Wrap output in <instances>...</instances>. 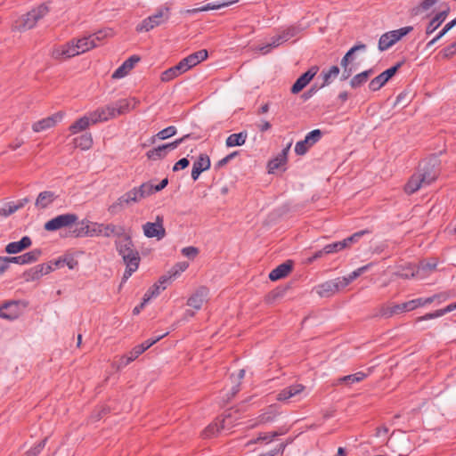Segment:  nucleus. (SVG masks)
I'll return each instance as SVG.
<instances>
[{
	"mask_svg": "<svg viewBox=\"0 0 456 456\" xmlns=\"http://www.w3.org/2000/svg\"><path fill=\"white\" fill-rule=\"evenodd\" d=\"M322 132L320 129H314L309 132L304 140L299 141L295 145V152L297 155H304L309 148L319 142L322 138Z\"/></svg>",
	"mask_w": 456,
	"mask_h": 456,
	"instance_id": "12",
	"label": "nucleus"
},
{
	"mask_svg": "<svg viewBox=\"0 0 456 456\" xmlns=\"http://www.w3.org/2000/svg\"><path fill=\"white\" fill-rule=\"evenodd\" d=\"M151 196L150 182L142 183L139 187H134L132 190L120 196L116 202L109 207L110 213H116L126 206L140 202L142 199Z\"/></svg>",
	"mask_w": 456,
	"mask_h": 456,
	"instance_id": "2",
	"label": "nucleus"
},
{
	"mask_svg": "<svg viewBox=\"0 0 456 456\" xmlns=\"http://www.w3.org/2000/svg\"><path fill=\"white\" fill-rule=\"evenodd\" d=\"M78 224H80V227H76L72 230V235L75 238L91 237L90 220L83 219Z\"/></svg>",
	"mask_w": 456,
	"mask_h": 456,
	"instance_id": "36",
	"label": "nucleus"
},
{
	"mask_svg": "<svg viewBox=\"0 0 456 456\" xmlns=\"http://www.w3.org/2000/svg\"><path fill=\"white\" fill-rule=\"evenodd\" d=\"M91 115L92 124L106 122L116 118L112 104L100 107L94 111L89 112Z\"/></svg>",
	"mask_w": 456,
	"mask_h": 456,
	"instance_id": "15",
	"label": "nucleus"
},
{
	"mask_svg": "<svg viewBox=\"0 0 456 456\" xmlns=\"http://www.w3.org/2000/svg\"><path fill=\"white\" fill-rule=\"evenodd\" d=\"M49 12L46 4H42L37 8L18 18L13 23V28L18 31H25L33 28L37 23Z\"/></svg>",
	"mask_w": 456,
	"mask_h": 456,
	"instance_id": "3",
	"label": "nucleus"
},
{
	"mask_svg": "<svg viewBox=\"0 0 456 456\" xmlns=\"http://www.w3.org/2000/svg\"><path fill=\"white\" fill-rule=\"evenodd\" d=\"M396 274L403 279H410L413 277L419 278V271H417V269L411 265H408L406 267L402 268L396 273Z\"/></svg>",
	"mask_w": 456,
	"mask_h": 456,
	"instance_id": "44",
	"label": "nucleus"
},
{
	"mask_svg": "<svg viewBox=\"0 0 456 456\" xmlns=\"http://www.w3.org/2000/svg\"><path fill=\"white\" fill-rule=\"evenodd\" d=\"M304 389H305V387L301 384L291 385V386L282 389L277 395V400L278 401H286V400L300 394Z\"/></svg>",
	"mask_w": 456,
	"mask_h": 456,
	"instance_id": "31",
	"label": "nucleus"
},
{
	"mask_svg": "<svg viewBox=\"0 0 456 456\" xmlns=\"http://www.w3.org/2000/svg\"><path fill=\"white\" fill-rule=\"evenodd\" d=\"M208 290L201 287L195 291L187 300V305L195 310H200L208 297Z\"/></svg>",
	"mask_w": 456,
	"mask_h": 456,
	"instance_id": "23",
	"label": "nucleus"
},
{
	"mask_svg": "<svg viewBox=\"0 0 456 456\" xmlns=\"http://www.w3.org/2000/svg\"><path fill=\"white\" fill-rule=\"evenodd\" d=\"M248 133L243 131L237 134H232L226 139L225 144L227 147L241 146L246 142Z\"/></svg>",
	"mask_w": 456,
	"mask_h": 456,
	"instance_id": "34",
	"label": "nucleus"
},
{
	"mask_svg": "<svg viewBox=\"0 0 456 456\" xmlns=\"http://www.w3.org/2000/svg\"><path fill=\"white\" fill-rule=\"evenodd\" d=\"M90 125H93V124H92V120H91V115H90V113H88V115H86V116L78 118L77 120H76L69 126V130L70 131V133L72 134H78L80 132L86 130Z\"/></svg>",
	"mask_w": 456,
	"mask_h": 456,
	"instance_id": "32",
	"label": "nucleus"
},
{
	"mask_svg": "<svg viewBox=\"0 0 456 456\" xmlns=\"http://www.w3.org/2000/svg\"><path fill=\"white\" fill-rule=\"evenodd\" d=\"M176 133H177V129L175 126H167V127L160 130L159 132H158L155 135L151 136V138L150 139V142L151 144H153L156 142L157 139H159V140L168 139V138L174 136L175 134H176Z\"/></svg>",
	"mask_w": 456,
	"mask_h": 456,
	"instance_id": "37",
	"label": "nucleus"
},
{
	"mask_svg": "<svg viewBox=\"0 0 456 456\" xmlns=\"http://www.w3.org/2000/svg\"><path fill=\"white\" fill-rule=\"evenodd\" d=\"M198 248L195 247H186L182 249V254L189 258H194L198 255Z\"/></svg>",
	"mask_w": 456,
	"mask_h": 456,
	"instance_id": "62",
	"label": "nucleus"
},
{
	"mask_svg": "<svg viewBox=\"0 0 456 456\" xmlns=\"http://www.w3.org/2000/svg\"><path fill=\"white\" fill-rule=\"evenodd\" d=\"M84 53L77 38L62 45H54L51 50V55L55 60H67Z\"/></svg>",
	"mask_w": 456,
	"mask_h": 456,
	"instance_id": "5",
	"label": "nucleus"
},
{
	"mask_svg": "<svg viewBox=\"0 0 456 456\" xmlns=\"http://www.w3.org/2000/svg\"><path fill=\"white\" fill-rule=\"evenodd\" d=\"M168 183V180L167 178L163 179L159 184L153 185L150 182V187H151V195H152L155 192H158L161 190H163Z\"/></svg>",
	"mask_w": 456,
	"mask_h": 456,
	"instance_id": "61",
	"label": "nucleus"
},
{
	"mask_svg": "<svg viewBox=\"0 0 456 456\" xmlns=\"http://www.w3.org/2000/svg\"><path fill=\"white\" fill-rule=\"evenodd\" d=\"M227 419H216L213 423L208 425L202 432V436L205 438H210L216 436L222 429L226 426Z\"/></svg>",
	"mask_w": 456,
	"mask_h": 456,
	"instance_id": "30",
	"label": "nucleus"
},
{
	"mask_svg": "<svg viewBox=\"0 0 456 456\" xmlns=\"http://www.w3.org/2000/svg\"><path fill=\"white\" fill-rule=\"evenodd\" d=\"M373 73V70L370 69H368V70H365V71H362L357 75H355L354 77H353V78L350 80V86L353 87V88H357V87H360L361 86H362L363 84H365L370 76Z\"/></svg>",
	"mask_w": 456,
	"mask_h": 456,
	"instance_id": "38",
	"label": "nucleus"
},
{
	"mask_svg": "<svg viewBox=\"0 0 456 456\" xmlns=\"http://www.w3.org/2000/svg\"><path fill=\"white\" fill-rule=\"evenodd\" d=\"M280 434L277 432L265 433L264 435H259L256 441L253 443H256L258 441H265L266 443L271 442L274 437L278 436Z\"/></svg>",
	"mask_w": 456,
	"mask_h": 456,
	"instance_id": "60",
	"label": "nucleus"
},
{
	"mask_svg": "<svg viewBox=\"0 0 456 456\" xmlns=\"http://www.w3.org/2000/svg\"><path fill=\"white\" fill-rule=\"evenodd\" d=\"M124 264L126 265V270L124 272L121 285L125 283L132 274L137 271L141 257L138 253H133L131 256H126V257H122Z\"/></svg>",
	"mask_w": 456,
	"mask_h": 456,
	"instance_id": "16",
	"label": "nucleus"
},
{
	"mask_svg": "<svg viewBox=\"0 0 456 456\" xmlns=\"http://www.w3.org/2000/svg\"><path fill=\"white\" fill-rule=\"evenodd\" d=\"M438 0H422L421 3L413 8L412 13L414 15H419L422 12L428 11L432 6H434Z\"/></svg>",
	"mask_w": 456,
	"mask_h": 456,
	"instance_id": "47",
	"label": "nucleus"
},
{
	"mask_svg": "<svg viewBox=\"0 0 456 456\" xmlns=\"http://www.w3.org/2000/svg\"><path fill=\"white\" fill-rule=\"evenodd\" d=\"M318 67L313 66L306 72L301 75L293 84L291 87V93L298 94L299 92H301L314 77V76L318 72Z\"/></svg>",
	"mask_w": 456,
	"mask_h": 456,
	"instance_id": "18",
	"label": "nucleus"
},
{
	"mask_svg": "<svg viewBox=\"0 0 456 456\" xmlns=\"http://www.w3.org/2000/svg\"><path fill=\"white\" fill-rule=\"evenodd\" d=\"M64 117L63 112H57L51 117H47L33 124L32 129L36 133H39L54 126L58 122L61 121Z\"/></svg>",
	"mask_w": 456,
	"mask_h": 456,
	"instance_id": "17",
	"label": "nucleus"
},
{
	"mask_svg": "<svg viewBox=\"0 0 456 456\" xmlns=\"http://www.w3.org/2000/svg\"><path fill=\"white\" fill-rule=\"evenodd\" d=\"M456 26V18L447 22L444 28L436 34L435 37H433L428 44L427 47L429 48L433 45H435L437 41H439L447 32H449L452 28Z\"/></svg>",
	"mask_w": 456,
	"mask_h": 456,
	"instance_id": "41",
	"label": "nucleus"
},
{
	"mask_svg": "<svg viewBox=\"0 0 456 456\" xmlns=\"http://www.w3.org/2000/svg\"><path fill=\"white\" fill-rule=\"evenodd\" d=\"M78 216L74 213H65L58 215L47 221L44 228L48 232H55L62 228H71L77 223Z\"/></svg>",
	"mask_w": 456,
	"mask_h": 456,
	"instance_id": "9",
	"label": "nucleus"
},
{
	"mask_svg": "<svg viewBox=\"0 0 456 456\" xmlns=\"http://www.w3.org/2000/svg\"><path fill=\"white\" fill-rule=\"evenodd\" d=\"M170 18V7L166 4L156 10V12L142 20L135 28L138 33L149 32L160 26Z\"/></svg>",
	"mask_w": 456,
	"mask_h": 456,
	"instance_id": "4",
	"label": "nucleus"
},
{
	"mask_svg": "<svg viewBox=\"0 0 456 456\" xmlns=\"http://www.w3.org/2000/svg\"><path fill=\"white\" fill-rule=\"evenodd\" d=\"M189 136H190L189 134H185L183 137L176 139L175 141H174L172 142L162 144L161 146H162L163 150L165 151V152L167 154L169 151L176 149L181 143L185 142V140L187 138H189Z\"/></svg>",
	"mask_w": 456,
	"mask_h": 456,
	"instance_id": "53",
	"label": "nucleus"
},
{
	"mask_svg": "<svg viewBox=\"0 0 456 456\" xmlns=\"http://www.w3.org/2000/svg\"><path fill=\"white\" fill-rule=\"evenodd\" d=\"M75 146L81 150H89L93 145V138L90 133H86L74 139Z\"/></svg>",
	"mask_w": 456,
	"mask_h": 456,
	"instance_id": "39",
	"label": "nucleus"
},
{
	"mask_svg": "<svg viewBox=\"0 0 456 456\" xmlns=\"http://www.w3.org/2000/svg\"><path fill=\"white\" fill-rule=\"evenodd\" d=\"M413 30L412 26H406L400 28L395 30H391L381 35L379 40V50L384 52L388 50L397 42H399L403 37L407 36Z\"/></svg>",
	"mask_w": 456,
	"mask_h": 456,
	"instance_id": "7",
	"label": "nucleus"
},
{
	"mask_svg": "<svg viewBox=\"0 0 456 456\" xmlns=\"http://www.w3.org/2000/svg\"><path fill=\"white\" fill-rule=\"evenodd\" d=\"M90 232L91 237H121L124 234V228L113 224H103L90 221Z\"/></svg>",
	"mask_w": 456,
	"mask_h": 456,
	"instance_id": "8",
	"label": "nucleus"
},
{
	"mask_svg": "<svg viewBox=\"0 0 456 456\" xmlns=\"http://www.w3.org/2000/svg\"><path fill=\"white\" fill-rule=\"evenodd\" d=\"M57 199V195L51 191H45L38 194L35 206L38 209H45L53 203Z\"/></svg>",
	"mask_w": 456,
	"mask_h": 456,
	"instance_id": "28",
	"label": "nucleus"
},
{
	"mask_svg": "<svg viewBox=\"0 0 456 456\" xmlns=\"http://www.w3.org/2000/svg\"><path fill=\"white\" fill-rule=\"evenodd\" d=\"M360 273L358 272V270H354V272H352L349 275L347 276H344V277H339L343 285H344V288H346V286H348L354 280H355L356 278H358L360 276Z\"/></svg>",
	"mask_w": 456,
	"mask_h": 456,
	"instance_id": "59",
	"label": "nucleus"
},
{
	"mask_svg": "<svg viewBox=\"0 0 456 456\" xmlns=\"http://www.w3.org/2000/svg\"><path fill=\"white\" fill-rule=\"evenodd\" d=\"M345 248H346V243L343 240H340V241H337V242L326 245L323 248V252L325 253V255H328V254H333V253L339 252Z\"/></svg>",
	"mask_w": 456,
	"mask_h": 456,
	"instance_id": "48",
	"label": "nucleus"
},
{
	"mask_svg": "<svg viewBox=\"0 0 456 456\" xmlns=\"http://www.w3.org/2000/svg\"><path fill=\"white\" fill-rule=\"evenodd\" d=\"M146 155L149 159L157 160V159L165 158L167 156V153L165 152L162 146L160 145V146H158V147L153 148L152 150L149 151L146 153Z\"/></svg>",
	"mask_w": 456,
	"mask_h": 456,
	"instance_id": "50",
	"label": "nucleus"
},
{
	"mask_svg": "<svg viewBox=\"0 0 456 456\" xmlns=\"http://www.w3.org/2000/svg\"><path fill=\"white\" fill-rule=\"evenodd\" d=\"M438 170L434 164H421L404 186L407 194H412L423 186L431 184L438 176Z\"/></svg>",
	"mask_w": 456,
	"mask_h": 456,
	"instance_id": "1",
	"label": "nucleus"
},
{
	"mask_svg": "<svg viewBox=\"0 0 456 456\" xmlns=\"http://www.w3.org/2000/svg\"><path fill=\"white\" fill-rule=\"evenodd\" d=\"M20 315L19 304L16 301L5 302L0 306V317L2 319L13 321Z\"/></svg>",
	"mask_w": 456,
	"mask_h": 456,
	"instance_id": "21",
	"label": "nucleus"
},
{
	"mask_svg": "<svg viewBox=\"0 0 456 456\" xmlns=\"http://www.w3.org/2000/svg\"><path fill=\"white\" fill-rule=\"evenodd\" d=\"M292 269V262L287 261L281 264L269 273V279L273 281L286 277Z\"/></svg>",
	"mask_w": 456,
	"mask_h": 456,
	"instance_id": "29",
	"label": "nucleus"
},
{
	"mask_svg": "<svg viewBox=\"0 0 456 456\" xmlns=\"http://www.w3.org/2000/svg\"><path fill=\"white\" fill-rule=\"evenodd\" d=\"M208 58V51L207 50H200L196 53L190 54L189 56L183 58L179 62L183 65V70L185 72L190 69L193 68L200 61L206 60Z\"/></svg>",
	"mask_w": 456,
	"mask_h": 456,
	"instance_id": "20",
	"label": "nucleus"
},
{
	"mask_svg": "<svg viewBox=\"0 0 456 456\" xmlns=\"http://www.w3.org/2000/svg\"><path fill=\"white\" fill-rule=\"evenodd\" d=\"M406 312L404 304H397L392 306H385L380 310V315L386 318L391 317L394 314H398Z\"/></svg>",
	"mask_w": 456,
	"mask_h": 456,
	"instance_id": "40",
	"label": "nucleus"
},
{
	"mask_svg": "<svg viewBox=\"0 0 456 456\" xmlns=\"http://www.w3.org/2000/svg\"><path fill=\"white\" fill-rule=\"evenodd\" d=\"M23 204H18V205H9L7 208H4L2 209L3 215L7 216L14 212H16L19 208H22Z\"/></svg>",
	"mask_w": 456,
	"mask_h": 456,
	"instance_id": "64",
	"label": "nucleus"
},
{
	"mask_svg": "<svg viewBox=\"0 0 456 456\" xmlns=\"http://www.w3.org/2000/svg\"><path fill=\"white\" fill-rule=\"evenodd\" d=\"M112 34H113V32H112L111 28H104V29H101L94 34H91L90 36H91V37H94V41L98 44L104 38L111 37Z\"/></svg>",
	"mask_w": 456,
	"mask_h": 456,
	"instance_id": "51",
	"label": "nucleus"
},
{
	"mask_svg": "<svg viewBox=\"0 0 456 456\" xmlns=\"http://www.w3.org/2000/svg\"><path fill=\"white\" fill-rule=\"evenodd\" d=\"M135 99H121L112 103L116 117L126 114L135 108Z\"/></svg>",
	"mask_w": 456,
	"mask_h": 456,
	"instance_id": "25",
	"label": "nucleus"
},
{
	"mask_svg": "<svg viewBox=\"0 0 456 456\" xmlns=\"http://www.w3.org/2000/svg\"><path fill=\"white\" fill-rule=\"evenodd\" d=\"M366 377H367V374H365L362 371H358L354 374L346 375V376L339 378L338 382L352 385L354 383H357V382L363 380Z\"/></svg>",
	"mask_w": 456,
	"mask_h": 456,
	"instance_id": "43",
	"label": "nucleus"
},
{
	"mask_svg": "<svg viewBox=\"0 0 456 456\" xmlns=\"http://www.w3.org/2000/svg\"><path fill=\"white\" fill-rule=\"evenodd\" d=\"M343 289L344 285L338 277L321 283L315 286L314 289L321 297H330Z\"/></svg>",
	"mask_w": 456,
	"mask_h": 456,
	"instance_id": "11",
	"label": "nucleus"
},
{
	"mask_svg": "<svg viewBox=\"0 0 456 456\" xmlns=\"http://www.w3.org/2000/svg\"><path fill=\"white\" fill-rule=\"evenodd\" d=\"M339 68L338 66H332L329 70H323L322 75L323 77L322 86L329 85L332 79L336 78L339 74Z\"/></svg>",
	"mask_w": 456,
	"mask_h": 456,
	"instance_id": "46",
	"label": "nucleus"
},
{
	"mask_svg": "<svg viewBox=\"0 0 456 456\" xmlns=\"http://www.w3.org/2000/svg\"><path fill=\"white\" fill-rule=\"evenodd\" d=\"M184 72L185 70H183V65H181V63L178 62L176 65L162 72L160 79L163 82H168Z\"/></svg>",
	"mask_w": 456,
	"mask_h": 456,
	"instance_id": "33",
	"label": "nucleus"
},
{
	"mask_svg": "<svg viewBox=\"0 0 456 456\" xmlns=\"http://www.w3.org/2000/svg\"><path fill=\"white\" fill-rule=\"evenodd\" d=\"M131 71L126 64L122 63L112 74V78L119 79L126 77Z\"/></svg>",
	"mask_w": 456,
	"mask_h": 456,
	"instance_id": "56",
	"label": "nucleus"
},
{
	"mask_svg": "<svg viewBox=\"0 0 456 456\" xmlns=\"http://www.w3.org/2000/svg\"><path fill=\"white\" fill-rule=\"evenodd\" d=\"M443 57L450 59L456 54V42L447 45L442 50Z\"/></svg>",
	"mask_w": 456,
	"mask_h": 456,
	"instance_id": "58",
	"label": "nucleus"
},
{
	"mask_svg": "<svg viewBox=\"0 0 456 456\" xmlns=\"http://www.w3.org/2000/svg\"><path fill=\"white\" fill-rule=\"evenodd\" d=\"M301 31L298 26L291 25L282 28L276 36L271 38V42L265 45L259 47V51L265 54L270 52L272 48L277 47L280 45L289 41V39L297 36Z\"/></svg>",
	"mask_w": 456,
	"mask_h": 456,
	"instance_id": "6",
	"label": "nucleus"
},
{
	"mask_svg": "<svg viewBox=\"0 0 456 456\" xmlns=\"http://www.w3.org/2000/svg\"><path fill=\"white\" fill-rule=\"evenodd\" d=\"M370 232L368 230H362L357 232H354L351 236L346 238L343 240V241L346 243V248H349L353 243L357 242L360 238H362L364 234L369 233Z\"/></svg>",
	"mask_w": 456,
	"mask_h": 456,
	"instance_id": "52",
	"label": "nucleus"
},
{
	"mask_svg": "<svg viewBox=\"0 0 456 456\" xmlns=\"http://www.w3.org/2000/svg\"><path fill=\"white\" fill-rule=\"evenodd\" d=\"M366 45L364 44H358L353 46L345 55H346L352 61L354 60L353 55L357 51H365Z\"/></svg>",
	"mask_w": 456,
	"mask_h": 456,
	"instance_id": "63",
	"label": "nucleus"
},
{
	"mask_svg": "<svg viewBox=\"0 0 456 456\" xmlns=\"http://www.w3.org/2000/svg\"><path fill=\"white\" fill-rule=\"evenodd\" d=\"M210 167V159L208 155L200 154L198 159L193 163L191 170V178L193 181L198 180L200 175Z\"/></svg>",
	"mask_w": 456,
	"mask_h": 456,
	"instance_id": "24",
	"label": "nucleus"
},
{
	"mask_svg": "<svg viewBox=\"0 0 456 456\" xmlns=\"http://www.w3.org/2000/svg\"><path fill=\"white\" fill-rule=\"evenodd\" d=\"M41 254H42L41 249L36 248V249L27 252L21 256H8L9 265L11 263L18 264V265H28V264L35 263L38 260Z\"/></svg>",
	"mask_w": 456,
	"mask_h": 456,
	"instance_id": "19",
	"label": "nucleus"
},
{
	"mask_svg": "<svg viewBox=\"0 0 456 456\" xmlns=\"http://www.w3.org/2000/svg\"><path fill=\"white\" fill-rule=\"evenodd\" d=\"M142 228L143 235L146 238H155L157 240H160L166 236L164 218L162 216H157L154 222H146L142 224Z\"/></svg>",
	"mask_w": 456,
	"mask_h": 456,
	"instance_id": "10",
	"label": "nucleus"
},
{
	"mask_svg": "<svg viewBox=\"0 0 456 456\" xmlns=\"http://www.w3.org/2000/svg\"><path fill=\"white\" fill-rule=\"evenodd\" d=\"M143 353V348L135 346L127 354L121 357L118 367H125Z\"/></svg>",
	"mask_w": 456,
	"mask_h": 456,
	"instance_id": "35",
	"label": "nucleus"
},
{
	"mask_svg": "<svg viewBox=\"0 0 456 456\" xmlns=\"http://www.w3.org/2000/svg\"><path fill=\"white\" fill-rule=\"evenodd\" d=\"M118 240L115 241L116 249L121 257L131 256L133 253H138L134 248L133 240L129 235L123 234L121 237H118Z\"/></svg>",
	"mask_w": 456,
	"mask_h": 456,
	"instance_id": "14",
	"label": "nucleus"
},
{
	"mask_svg": "<svg viewBox=\"0 0 456 456\" xmlns=\"http://www.w3.org/2000/svg\"><path fill=\"white\" fill-rule=\"evenodd\" d=\"M32 244L31 239L28 236H24L19 241L10 242L5 246V252L12 255L21 252L22 250L29 248Z\"/></svg>",
	"mask_w": 456,
	"mask_h": 456,
	"instance_id": "27",
	"label": "nucleus"
},
{
	"mask_svg": "<svg viewBox=\"0 0 456 456\" xmlns=\"http://www.w3.org/2000/svg\"><path fill=\"white\" fill-rule=\"evenodd\" d=\"M400 67L401 63H397L383 71L370 82L369 88L373 92L379 90L396 73Z\"/></svg>",
	"mask_w": 456,
	"mask_h": 456,
	"instance_id": "13",
	"label": "nucleus"
},
{
	"mask_svg": "<svg viewBox=\"0 0 456 456\" xmlns=\"http://www.w3.org/2000/svg\"><path fill=\"white\" fill-rule=\"evenodd\" d=\"M45 443L46 439L40 441L37 444H36L29 451H28L25 456H37L45 447Z\"/></svg>",
	"mask_w": 456,
	"mask_h": 456,
	"instance_id": "57",
	"label": "nucleus"
},
{
	"mask_svg": "<svg viewBox=\"0 0 456 456\" xmlns=\"http://www.w3.org/2000/svg\"><path fill=\"white\" fill-rule=\"evenodd\" d=\"M52 271V267L50 265H37L33 271V279H38L44 274H47Z\"/></svg>",
	"mask_w": 456,
	"mask_h": 456,
	"instance_id": "55",
	"label": "nucleus"
},
{
	"mask_svg": "<svg viewBox=\"0 0 456 456\" xmlns=\"http://www.w3.org/2000/svg\"><path fill=\"white\" fill-rule=\"evenodd\" d=\"M436 265V262H421L416 268L417 271H419V279L425 278L429 273L433 272Z\"/></svg>",
	"mask_w": 456,
	"mask_h": 456,
	"instance_id": "45",
	"label": "nucleus"
},
{
	"mask_svg": "<svg viewBox=\"0 0 456 456\" xmlns=\"http://www.w3.org/2000/svg\"><path fill=\"white\" fill-rule=\"evenodd\" d=\"M290 144L281 151L274 159L268 162L267 167L269 173H274L276 170L282 168L287 162V156Z\"/></svg>",
	"mask_w": 456,
	"mask_h": 456,
	"instance_id": "26",
	"label": "nucleus"
},
{
	"mask_svg": "<svg viewBox=\"0 0 456 456\" xmlns=\"http://www.w3.org/2000/svg\"><path fill=\"white\" fill-rule=\"evenodd\" d=\"M188 267L189 264L187 262H179L172 267L169 273L171 276H173V278H175L183 273Z\"/></svg>",
	"mask_w": 456,
	"mask_h": 456,
	"instance_id": "54",
	"label": "nucleus"
},
{
	"mask_svg": "<svg viewBox=\"0 0 456 456\" xmlns=\"http://www.w3.org/2000/svg\"><path fill=\"white\" fill-rule=\"evenodd\" d=\"M77 40L79 42L85 53L97 46V43L94 41V37H91L90 35L77 38Z\"/></svg>",
	"mask_w": 456,
	"mask_h": 456,
	"instance_id": "49",
	"label": "nucleus"
},
{
	"mask_svg": "<svg viewBox=\"0 0 456 456\" xmlns=\"http://www.w3.org/2000/svg\"><path fill=\"white\" fill-rule=\"evenodd\" d=\"M449 9L437 12L428 23L425 28L427 36L433 34L447 19Z\"/></svg>",
	"mask_w": 456,
	"mask_h": 456,
	"instance_id": "22",
	"label": "nucleus"
},
{
	"mask_svg": "<svg viewBox=\"0 0 456 456\" xmlns=\"http://www.w3.org/2000/svg\"><path fill=\"white\" fill-rule=\"evenodd\" d=\"M238 0H230L226 2H220V3H208L203 6L198 7L199 12H208V11H213V10H219L224 7H228L233 4H236Z\"/></svg>",
	"mask_w": 456,
	"mask_h": 456,
	"instance_id": "42",
	"label": "nucleus"
}]
</instances>
